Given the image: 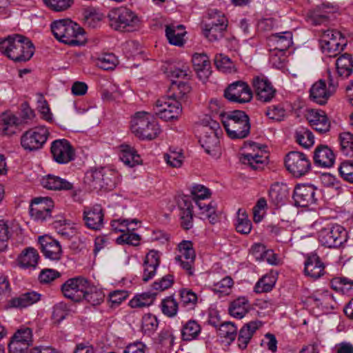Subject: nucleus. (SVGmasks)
Instances as JSON below:
<instances>
[{"mask_svg": "<svg viewBox=\"0 0 353 353\" xmlns=\"http://www.w3.org/2000/svg\"><path fill=\"white\" fill-rule=\"evenodd\" d=\"M332 94L333 90L327 88L325 81L323 79L314 83L310 90V99L319 105H325Z\"/></svg>", "mask_w": 353, "mask_h": 353, "instance_id": "22", "label": "nucleus"}, {"mask_svg": "<svg viewBox=\"0 0 353 353\" xmlns=\"http://www.w3.org/2000/svg\"><path fill=\"white\" fill-rule=\"evenodd\" d=\"M200 325L194 320L188 321L181 330V337L183 341H190L197 338L201 332Z\"/></svg>", "mask_w": 353, "mask_h": 353, "instance_id": "38", "label": "nucleus"}, {"mask_svg": "<svg viewBox=\"0 0 353 353\" xmlns=\"http://www.w3.org/2000/svg\"><path fill=\"white\" fill-rule=\"evenodd\" d=\"M174 283V277L172 274H167L163 276L158 281H155L152 284L153 289L159 291L165 290L172 286Z\"/></svg>", "mask_w": 353, "mask_h": 353, "instance_id": "61", "label": "nucleus"}, {"mask_svg": "<svg viewBox=\"0 0 353 353\" xmlns=\"http://www.w3.org/2000/svg\"><path fill=\"white\" fill-rule=\"evenodd\" d=\"M181 303L184 307L193 308L197 302V296L191 290L182 289L180 291Z\"/></svg>", "mask_w": 353, "mask_h": 353, "instance_id": "57", "label": "nucleus"}, {"mask_svg": "<svg viewBox=\"0 0 353 353\" xmlns=\"http://www.w3.org/2000/svg\"><path fill=\"white\" fill-rule=\"evenodd\" d=\"M154 112L166 121L178 119L182 112L181 102L172 97H161L156 102Z\"/></svg>", "mask_w": 353, "mask_h": 353, "instance_id": "9", "label": "nucleus"}, {"mask_svg": "<svg viewBox=\"0 0 353 353\" xmlns=\"http://www.w3.org/2000/svg\"><path fill=\"white\" fill-rule=\"evenodd\" d=\"M201 125L202 135L199 139L201 147L209 155L219 158L221 155L219 134L222 132L219 123L210 117H205L202 119Z\"/></svg>", "mask_w": 353, "mask_h": 353, "instance_id": "3", "label": "nucleus"}, {"mask_svg": "<svg viewBox=\"0 0 353 353\" xmlns=\"http://www.w3.org/2000/svg\"><path fill=\"white\" fill-rule=\"evenodd\" d=\"M118 63L117 57L112 53L102 54L96 60V65L104 70H113Z\"/></svg>", "mask_w": 353, "mask_h": 353, "instance_id": "47", "label": "nucleus"}, {"mask_svg": "<svg viewBox=\"0 0 353 353\" xmlns=\"http://www.w3.org/2000/svg\"><path fill=\"white\" fill-rule=\"evenodd\" d=\"M223 25V27H228V19L225 15L217 10H212L208 12V21L202 24V26L210 27V26H221Z\"/></svg>", "mask_w": 353, "mask_h": 353, "instance_id": "45", "label": "nucleus"}, {"mask_svg": "<svg viewBox=\"0 0 353 353\" xmlns=\"http://www.w3.org/2000/svg\"><path fill=\"white\" fill-rule=\"evenodd\" d=\"M11 339L19 341L20 343L29 345L32 344V331L30 327H23L19 329Z\"/></svg>", "mask_w": 353, "mask_h": 353, "instance_id": "56", "label": "nucleus"}, {"mask_svg": "<svg viewBox=\"0 0 353 353\" xmlns=\"http://www.w3.org/2000/svg\"><path fill=\"white\" fill-rule=\"evenodd\" d=\"M50 28L53 35L58 41L72 46L82 43L79 37L83 36L84 30L72 20L63 19L53 21Z\"/></svg>", "mask_w": 353, "mask_h": 353, "instance_id": "4", "label": "nucleus"}, {"mask_svg": "<svg viewBox=\"0 0 353 353\" xmlns=\"http://www.w3.org/2000/svg\"><path fill=\"white\" fill-rule=\"evenodd\" d=\"M270 234L276 237L277 241L282 243H286L290 240V232L284 228H281L275 225L268 226Z\"/></svg>", "mask_w": 353, "mask_h": 353, "instance_id": "59", "label": "nucleus"}, {"mask_svg": "<svg viewBox=\"0 0 353 353\" xmlns=\"http://www.w3.org/2000/svg\"><path fill=\"white\" fill-rule=\"evenodd\" d=\"M192 62L199 78L203 81L207 80L212 72L210 61L207 54L195 53L192 55Z\"/></svg>", "mask_w": 353, "mask_h": 353, "instance_id": "23", "label": "nucleus"}, {"mask_svg": "<svg viewBox=\"0 0 353 353\" xmlns=\"http://www.w3.org/2000/svg\"><path fill=\"white\" fill-rule=\"evenodd\" d=\"M339 142L341 153L346 157H353V134L347 132L341 133Z\"/></svg>", "mask_w": 353, "mask_h": 353, "instance_id": "41", "label": "nucleus"}, {"mask_svg": "<svg viewBox=\"0 0 353 353\" xmlns=\"http://www.w3.org/2000/svg\"><path fill=\"white\" fill-rule=\"evenodd\" d=\"M39 249L46 258L52 261H59L62 256V249L59 242L48 235L40 236L38 239Z\"/></svg>", "mask_w": 353, "mask_h": 353, "instance_id": "16", "label": "nucleus"}, {"mask_svg": "<svg viewBox=\"0 0 353 353\" xmlns=\"http://www.w3.org/2000/svg\"><path fill=\"white\" fill-rule=\"evenodd\" d=\"M160 265V255L159 252L150 250L145 256L143 261V274L142 280L148 282L156 274L157 268Z\"/></svg>", "mask_w": 353, "mask_h": 353, "instance_id": "25", "label": "nucleus"}, {"mask_svg": "<svg viewBox=\"0 0 353 353\" xmlns=\"http://www.w3.org/2000/svg\"><path fill=\"white\" fill-rule=\"evenodd\" d=\"M30 345L11 339L8 344L9 353H28L27 350Z\"/></svg>", "mask_w": 353, "mask_h": 353, "instance_id": "64", "label": "nucleus"}, {"mask_svg": "<svg viewBox=\"0 0 353 353\" xmlns=\"http://www.w3.org/2000/svg\"><path fill=\"white\" fill-rule=\"evenodd\" d=\"M83 300L90 303L92 305H98L104 300V294L101 289L92 285L88 281V286L83 292Z\"/></svg>", "mask_w": 353, "mask_h": 353, "instance_id": "36", "label": "nucleus"}, {"mask_svg": "<svg viewBox=\"0 0 353 353\" xmlns=\"http://www.w3.org/2000/svg\"><path fill=\"white\" fill-rule=\"evenodd\" d=\"M159 322L157 317L151 314H145L142 317V332L145 334L150 335L157 329Z\"/></svg>", "mask_w": 353, "mask_h": 353, "instance_id": "49", "label": "nucleus"}, {"mask_svg": "<svg viewBox=\"0 0 353 353\" xmlns=\"http://www.w3.org/2000/svg\"><path fill=\"white\" fill-rule=\"evenodd\" d=\"M53 159L59 164H65L74 159L75 153L70 143L65 139L54 141L50 147Z\"/></svg>", "mask_w": 353, "mask_h": 353, "instance_id": "14", "label": "nucleus"}, {"mask_svg": "<svg viewBox=\"0 0 353 353\" xmlns=\"http://www.w3.org/2000/svg\"><path fill=\"white\" fill-rule=\"evenodd\" d=\"M166 73L168 76L171 78H183V79H188L190 76L191 71L188 65H182L180 67H170Z\"/></svg>", "mask_w": 353, "mask_h": 353, "instance_id": "58", "label": "nucleus"}, {"mask_svg": "<svg viewBox=\"0 0 353 353\" xmlns=\"http://www.w3.org/2000/svg\"><path fill=\"white\" fill-rule=\"evenodd\" d=\"M104 213L101 205L85 208L83 211L85 225L89 229L100 230L103 226Z\"/></svg>", "mask_w": 353, "mask_h": 353, "instance_id": "20", "label": "nucleus"}, {"mask_svg": "<svg viewBox=\"0 0 353 353\" xmlns=\"http://www.w3.org/2000/svg\"><path fill=\"white\" fill-rule=\"evenodd\" d=\"M335 9L333 7L325 6L310 10L307 13V21L314 26L327 25L334 18Z\"/></svg>", "mask_w": 353, "mask_h": 353, "instance_id": "21", "label": "nucleus"}, {"mask_svg": "<svg viewBox=\"0 0 353 353\" xmlns=\"http://www.w3.org/2000/svg\"><path fill=\"white\" fill-rule=\"evenodd\" d=\"M325 265L317 254H307L304 263V274L316 280L325 274Z\"/></svg>", "mask_w": 353, "mask_h": 353, "instance_id": "19", "label": "nucleus"}, {"mask_svg": "<svg viewBox=\"0 0 353 353\" xmlns=\"http://www.w3.org/2000/svg\"><path fill=\"white\" fill-rule=\"evenodd\" d=\"M179 208L181 210V225L185 230H190L193 226L192 205L189 197L183 196L179 200Z\"/></svg>", "mask_w": 353, "mask_h": 353, "instance_id": "27", "label": "nucleus"}, {"mask_svg": "<svg viewBox=\"0 0 353 353\" xmlns=\"http://www.w3.org/2000/svg\"><path fill=\"white\" fill-rule=\"evenodd\" d=\"M321 48L330 57H336L343 50L346 46L345 37L337 30H322L320 39Z\"/></svg>", "mask_w": 353, "mask_h": 353, "instance_id": "7", "label": "nucleus"}, {"mask_svg": "<svg viewBox=\"0 0 353 353\" xmlns=\"http://www.w3.org/2000/svg\"><path fill=\"white\" fill-rule=\"evenodd\" d=\"M140 239V236L137 234L130 233L129 232L125 233L124 232L117 239V243L118 244H128L137 246L139 245Z\"/></svg>", "mask_w": 353, "mask_h": 353, "instance_id": "60", "label": "nucleus"}, {"mask_svg": "<svg viewBox=\"0 0 353 353\" xmlns=\"http://www.w3.org/2000/svg\"><path fill=\"white\" fill-rule=\"evenodd\" d=\"M0 51L14 62H26L33 56L34 46L29 39L14 34L0 39Z\"/></svg>", "mask_w": 353, "mask_h": 353, "instance_id": "1", "label": "nucleus"}, {"mask_svg": "<svg viewBox=\"0 0 353 353\" xmlns=\"http://www.w3.org/2000/svg\"><path fill=\"white\" fill-rule=\"evenodd\" d=\"M276 283L274 277L270 276H264L258 281L254 286V292L256 293L268 292L272 290Z\"/></svg>", "mask_w": 353, "mask_h": 353, "instance_id": "52", "label": "nucleus"}, {"mask_svg": "<svg viewBox=\"0 0 353 353\" xmlns=\"http://www.w3.org/2000/svg\"><path fill=\"white\" fill-rule=\"evenodd\" d=\"M130 128L132 132L142 139H154L161 132L158 123L146 112H137L132 118Z\"/></svg>", "mask_w": 353, "mask_h": 353, "instance_id": "5", "label": "nucleus"}, {"mask_svg": "<svg viewBox=\"0 0 353 353\" xmlns=\"http://www.w3.org/2000/svg\"><path fill=\"white\" fill-rule=\"evenodd\" d=\"M176 29L183 30V26L179 25L175 28L174 26H167L165 28V36L170 44L176 46H182L184 43L183 37L185 32H176Z\"/></svg>", "mask_w": 353, "mask_h": 353, "instance_id": "39", "label": "nucleus"}, {"mask_svg": "<svg viewBox=\"0 0 353 353\" xmlns=\"http://www.w3.org/2000/svg\"><path fill=\"white\" fill-rule=\"evenodd\" d=\"M41 299V294L34 291H29L9 300V307L25 308L37 303Z\"/></svg>", "mask_w": 353, "mask_h": 353, "instance_id": "28", "label": "nucleus"}, {"mask_svg": "<svg viewBox=\"0 0 353 353\" xmlns=\"http://www.w3.org/2000/svg\"><path fill=\"white\" fill-rule=\"evenodd\" d=\"M285 165L288 171L296 178L305 175L311 169L310 159L299 151H291L286 154Z\"/></svg>", "mask_w": 353, "mask_h": 353, "instance_id": "10", "label": "nucleus"}, {"mask_svg": "<svg viewBox=\"0 0 353 353\" xmlns=\"http://www.w3.org/2000/svg\"><path fill=\"white\" fill-rule=\"evenodd\" d=\"M37 109L43 115V118L46 121L52 120V114L47 101L41 94L37 95Z\"/></svg>", "mask_w": 353, "mask_h": 353, "instance_id": "62", "label": "nucleus"}, {"mask_svg": "<svg viewBox=\"0 0 353 353\" xmlns=\"http://www.w3.org/2000/svg\"><path fill=\"white\" fill-rule=\"evenodd\" d=\"M61 274L53 269H44L39 274V279L41 283H48L59 278Z\"/></svg>", "mask_w": 353, "mask_h": 353, "instance_id": "63", "label": "nucleus"}, {"mask_svg": "<svg viewBox=\"0 0 353 353\" xmlns=\"http://www.w3.org/2000/svg\"><path fill=\"white\" fill-rule=\"evenodd\" d=\"M319 241L325 247L339 248L347 241V232L339 225H327L319 232Z\"/></svg>", "mask_w": 353, "mask_h": 353, "instance_id": "11", "label": "nucleus"}, {"mask_svg": "<svg viewBox=\"0 0 353 353\" xmlns=\"http://www.w3.org/2000/svg\"><path fill=\"white\" fill-rule=\"evenodd\" d=\"M39 259L37 250L32 247L24 249L18 257L19 265L23 268H35Z\"/></svg>", "mask_w": 353, "mask_h": 353, "instance_id": "32", "label": "nucleus"}, {"mask_svg": "<svg viewBox=\"0 0 353 353\" xmlns=\"http://www.w3.org/2000/svg\"><path fill=\"white\" fill-rule=\"evenodd\" d=\"M92 185L94 188L112 190L116 187L115 174L105 168L95 170L91 174Z\"/></svg>", "mask_w": 353, "mask_h": 353, "instance_id": "18", "label": "nucleus"}, {"mask_svg": "<svg viewBox=\"0 0 353 353\" xmlns=\"http://www.w3.org/2000/svg\"><path fill=\"white\" fill-rule=\"evenodd\" d=\"M250 304L245 297H239L230 303L229 313L236 319H242L249 311Z\"/></svg>", "mask_w": 353, "mask_h": 353, "instance_id": "34", "label": "nucleus"}, {"mask_svg": "<svg viewBox=\"0 0 353 353\" xmlns=\"http://www.w3.org/2000/svg\"><path fill=\"white\" fill-rule=\"evenodd\" d=\"M217 333L221 338L226 339L228 343H230L232 342L236 336L237 327L234 323L230 321H225L219 325L217 329Z\"/></svg>", "mask_w": 353, "mask_h": 353, "instance_id": "40", "label": "nucleus"}, {"mask_svg": "<svg viewBox=\"0 0 353 353\" xmlns=\"http://www.w3.org/2000/svg\"><path fill=\"white\" fill-rule=\"evenodd\" d=\"M88 280L82 276L68 279L61 286L63 295L74 302L83 301L84 291L88 286Z\"/></svg>", "mask_w": 353, "mask_h": 353, "instance_id": "12", "label": "nucleus"}, {"mask_svg": "<svg viewBox=\"0 0 353 353\" xmlns=\"http://www.w3.org/2000/svg\"><path fill=\"white\" fill-rule=\"evenodd\" d=\"M271 41L275 44V50L281 52L287 50L292 44V33L290 31L272 34Z\"/></svg>", "mask_w": 353, "mask_h": 353, "instance_id": "35", "label": "nucleus"}, {"mask_svg": "<svg viewBox=\"0 0 353 353\" xmlns=\"http://www.w3.org/2000/svg\"><path fill=\"white\" fill-rule=\"evenodd\" d=\"M224 97L231 102L245 103L252 99V92L249 85L238 81L231 83L224 91Z\"/></svg>", "mask_w": 353, "mask_h": 353, "instance_id": "13", "label": "nucleus"}, {"mask_svg": "<svg viewBox=\"0 0 353 353\" xmlns=\"http://www.w3.org/2000/svg\"><path fill=\"white\" fill-rule=\"evenodd\" d=\"M162 312L169 316L173 317L176 314L178 303L173 296H168L161 301Z\"/></svg>", "mask_w": 353, "mask_h": 353, "instance_id": "51", "label": "nucleus"}, {"mask_svg": "<svg viewBox=\"0 0 353 353\" xmlns=\"http://www.w3.org/2000/svg\"><path fill=\"white\" fill-rule=\"evenodd\" d=\"M236 230L238 232L243 234H248L252 230V223L248 219V216L245 211L241 209L238 211L237 223Z\"/></svg>", "mask_w": 353, "mask_h": 353, "instance_id": "48", "label": "nucleus"}, {"mask_svg": "<svg viewBox=\"0 0 353 353\" xmlns=\"http://www.w3.org/2000/svg\"><path fill=\"white\" fill-rule=\"evenodd\" d=\"M172 86L176 85L178 92H176L172 96L179 101H185L188 98V94L191 91V87L187 82L177 81L172 80Z\"/></svg>", "mask_w": 353, "mask_h": 353, "instance_id": "53", "label": "nucleus"}, {"mask_svg": "<svg viewBox=\"0 0 353 353\" xmlns=\"http://www.w3.org/2000/svg\"><path fill=\"white\" fill-rule=\"evenodd\" d=\"M336 68L339 77H349L353 72V57L349 53L341 54L336 61Z\"/></svg>", "mask_w": 353, "mask_h": 353, "instance_id": "30", "label": "nucleus"}, {"mask_svg": "<svg viewBox=\"0 0 353 353\" xmlns=\"http://www.w3.org/2000/svg\"><path fill=\"white\" fill-rule=\"evenodd\" d=\"M157 293L148 292H144L141 294L136 296L130 301V305L131 307H142L148 306L152 303Z\"/></svg>", "mask_w": 353, "mask_h": 353, "instance_id": "46", "label": "nucleus"}, {"mask_svg": "<svg viewBox=\"0 0 353 353\" xmlns=\"http://www.w3.org/2000/svg\"><path fill=\"white\" fill-rule=\"evenodd\" d=\"M20 123L19 118L12 114H3L0 119V125L6 134H12L17 125Z\"/></svg>", "mask_w": 353, "mask_h": 353, "instance_id": "43", "label": "nucleus"}, {"mask_svg": "<svg viewBox=\"0 0 353 353\" xmlns=\"http://www.w3.org/2000/svg\"><path fill=\"white\" fill-rule=\"evenodd\" d=\"M45 5L54 12H63L72 6L74 0H43Z\"/></svg>", "mask_w": 353, "mask_h": 353, "instance_id": "54", "label": "nucleus"}, {"mask_svg": "<svg viewBox=\"0 0 353 353\" xmlns=\"http://www.w3.org/2000/svg\"><path fill=\"white\" fill-rule=\"evenodd\" d=\"M295 139L300 145L305 148H309L314 143V137L312 132L304 128H300L296 130Z\"/></svg>", "mask_w": 353, "mask_h": 353, "instance_id": "42", "label": "nucleus"}, {"mask_svg": "<svg viewBox=\"0 0 353 353\" xmlns=\"http://www.w3.org/2000/svg\"><path fill=\"white\" fill-rule=\"evenodd\" d=\"M260 321H253L245 323L239 330L237 342L241 350L247 348L248 343L252 338L254 332L262 326Z\"/></svg>", "mask_w": 353, "mask_h": 353, "instance_id": "26", "label": "nucleus"}, {"mask_svg": "<svg viewBox=\"0 0 353 353\" xmlns=\"http://www.w3.org/2000/svg\"><path fill=\"white\" fill-rule=\"evenodd\" d=\"M221 121L227 134L232 139H243L250 134V117L244 111L236 110L221 114Z\"/></svg>", "mask_w": 353, "mask_h": 353, "instance_id": "2", "label": "nucleus"}, {"mask_svg": "<svg viewBox=\"0 0 353 353\" xmlns=\"http://www.w3.org/2000/svg\"><path fill=\"white\" fill-rule=\"evenodd\" d=\"M227 28L223 27L222 24L221 26L216 27H205L202 26L203 34L209 41L214 42L221 39L226 32Z\"/></svg>", "mask_w": 353, "mask_h": 353, "instance_id": "44", "label": "nucleus"}, {"mask_svg": "<svg viewBox=\"0 0 353 353\" xmlns=\"http://www.w3.org/2000/svg\"><path fill=\"white\" fill-rule=\"evenodd\" d=\"M43 188L51 190H70L73 189V184L59 176L48 174L41 179Z\"/></svg>", "mask_w": 353, "mask_h": 353, "instance_id": "29", "label": "nucleus"}, {"mask_svg": "<svg viewBox=\"0 0 353 353\" xmlns=\"http://www.w3.org/2000/svg\"><path fill=\"white\" fill-rule=\"evenodd\" d=\"M288 193V188L285 184L276 182L271 185L269 197L272 203L276 206H280L285 203Z\"/></svg>", "mask_w": 353, "mask_h": 353, "instance_id": "31", "label": "nucleus"}, {"mask_svg": "<svg viewBox=\"0 0 353 353\" xmlns=\"http://www.w3.org/2000/svg\"><path fill=\"white\" fill-rule=\"evenodd\" d=\"M54 208V202L49 197H37L32 200L30 207V211L35 213L44 211L46 214L47 212H52Z\"/></svg>", "mask_w": 353, "mask_h": 353, "instance_id": "37", "label": "nucleus"}, {"mask_svg": "<svg viewBox=\"0 0 353 353\" xmlns=\"http://www.w3.org/2000/svg\"><path fill=\"white\" fill-rule=\"evenodd\" d=\"M110 26L116 30L132 32L139 27L138 17L130 9L121 7L111 10L108 14Z\"/></svg>", "mask_w": 353, "mask_h": 353, "instance_id": "6", "label": "nucleus"}, {"mask_svg": "<svg viewBox=\"0 0 353 353\" xmlns=\"http://www.w3.org/2000/svg\"><path fill=\"white\" fill-rule=\"evenodd\" d=\"M294 205L306 208L316 203V188L312 185L298 184L293 191Z\"/></svg>", "mask_w": 353, "mask_h": 353, "instance_id": "15", "label": "nucleus"}, {"mask_svg": "<svg viewBox=\"0 0 353 353\" xmlns=\"http://www.w3.org/2000/svg\"><path fill=\"white\" fill-rule=\"evenodd\" d=\"M49 131L45 126H38L25 132L21 137L22 148L28 152L41 149L46 143Z\"/></svg>", "mask_w": 353, "mask_h": 353, "instance_id": "8", "label": "nucleus"}, {"mask_svg": "<svg viewBox=\"0 0 353 353\" xmlns=\"http://www.w3.org/2000/svg\"><path fill=\"white\" fill-rule=\"evenodd\" d=\"M338 170L343 180L353 184V162L352 161L345 160L341 162Z\"/></svg>", "mask_w": 353, "mask_h": 353, "instance_id": "55", "label": "nucleus"}, {"mask_svg": "<svg viewBox=\"0 0 353 353\" xmlns=\"http://www.w3.org/2000/svg\"><path fill=\"white\" fill-rule=\"evenodd\" d=\"M313 159L318 166L330 168L334 163L335 155L327 145H319L314 150Z\"/></svg>", "mask_w": 353, "mask_h": 353, "instance_id": "24", "label": "nucleus"}, {"mask_svg": "<svg viewBox=\"0 0 353 353\" xmlns=\"http://www.w3.org/2000/svg\"><path fill=\"white\" fill-rule=\"evenodd\" d=\"M179 248L181 255L176 256L175 257L176 261H181L183 259L185 260H194L195 252L192 248V243L191 241H183L181 243H179Z\"/></svg>", "mask_w": 353, "mask_h": 353, "instance_id": "50", "label": "nucleus"}, {"mask_svg": "<svg viewBox=\"0 0 353 353\" xmlns=\"http://www.w3.org/2000/svg\"><path fill=\"white\" fill-rule=\"evenodd\" d=\"M119 158L125 165L130 168L139 165L142 162L141 158L136 150L128 145H121Z\"/></svg>", "mask_w": 353, "mask_h": 353, "instance_id": "33", "label": "nucleus"}, {"mask_svg": "<svg viewBox=\"0 0 353 353\" xmlns=\"http://www.w3.org/2000/svg\"><path fill=\"white\" fill-rule=\"evenodd\" d=\"M252 85L258 99L263 102L270 101L275 96L276 90L271 82L263 75L253 78Z\"/></svg>", "mask_w": 353, "mask_h": 353, "instance_id": "17", "label": "nucleus"}]
</instances>
